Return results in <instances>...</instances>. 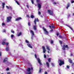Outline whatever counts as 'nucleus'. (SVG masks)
Returning <instances> with one entry per match:
<instances>
[{"instance_id": "nucleus-24", "label": "nucleus", "mask_w": 74, "mask_h": 74, "mask_svg": "<svg viewBox=\"0 0 74 74\" xmlns=\"http://www.w3.org/2000/svg\"><path fill=\"white\" fill-rule=\"evenodd\" d=\"M51 58H49L47 60L49 62H51Z\"/></svg>"}, {"instance_id": "nucleus-30", "label": "nucleus", "mask_w": 74, "mask_h": 74, "mask_svg": "<svg viewBox=\"0 0 74 74\" xmlns=\"http://www.w3.org/2000/svg\"><path fill=\"white\" fill-rule=\"evenodd\" d=\"M5 42H3L2 43V45H4L5 44Z\"/></svg>"}, {"instance_id": "nucleus-40", "label": "nucleus", "mask_w": 74, "mask_h": 74, "mask_svg": "<svg viewBox=\"0 0 74 74\" xmlns=\"http://www.w3.org/2000/svg\"><path fill=\"white\" fill-rule=\"evenodd\" d=\"M66 67L67 69H69L70 68V66H69V65H68L66 66Z\"/></svg>"}, {"instance_id": "nucleus-23", "label": "nucleus", "mask_w": 74, "mask_h": 74, "mask_svg": "<svg viewBox=\"0 0 74 74\" xmlns=\"http://www.w3.org/2000/svg\"><path fill=\"white\" fill-rule=\"evenodd\" d=\"M15 2L17 3V4H18V5H20L19 3V2H18V1H17L16 0Z\"/></svg>"}, {"instance_id": "nucleus-2", "label": "nucleus", "mask_w": 74, "mask_h": 74, "mask_svg": "<svg viewBox=\"0 0 74 74\" xmlns=\"http://www.w3.org/2000/svg\"><path fill=\"white\" fill-rule=\"evenodd\" d=\"M58 62H60L59 64V66H62L63 64H64V61H63L59 59V60Z\"/></svg>"}, {"instance_id": "nucleus-27", "label": "nucleus", "mask_w": 74, "mask_h": 74, "mask_svg": "<svg viewBox=\"0 0 74 74\" xmlns=\"http://www.w3.org/2000/svg\"><path fill=\"white\" fill-rule=\"evenodd\" d=\"M42 70L41 68H40L39 70V73H41V70Z\"/></svg>"}, {"instance_id": "nucleus-19", "label": "nucleus", "mask_w": 74, "mask_h": 74, "mask_svg": "<svg viewBox=\"0 0 74 74\" xmlns=\"http://www.w3.org/2000/svg\"><path fill=\"white\" fill-rule=\"evenodd\" d=\"M2 8L4 9V5H5V3H2Z\"/></svg>"}, {"instance_id": "nucleus-15", "label": "nucleus", "mask_w": 74, "mask_h": 74, "mask_svg": "<svg viewBox=\"0 0 74 74\" xmlns=\"http://www.w3.org/2000/svg\"><path fill=\"white\" fill-rule=\"evenodd\" d=\"M27 45H28V46L30 48H31L32 49L33 48V47L32 46H31V45H30V44H28Z\"/></svg>"}, {"instance_id": "nucleus-18", "label": "nucleus", "mask_w": 74, "mask_h": 74, "mask_svg": "<svg viewBox=\"0 0 74 74\" xmlns=\"http://www.w3.org/2000/svg\"><path fill=\"white\" fill-rule=\"evenodd\" d=\"M46 49L48 50V51H50V49H49V46H47L46 47Z\"/></svg>"}, {"instance_id": "nucleus-50", "label": "nucleus", "mask_w": 74, "mask_h": 74, "mask_svg": "<svg viewBox=\"0 0 74 74\" xmlns=\"http://www.w3.org/2000/svg\"><path fill=\"white\" fill-rule=\"evenodd\" d=\"M52 66H55V65H54V64L53 63H52Z\"/></svg>"}, {"instance_id": "nucleus-22", "label": "nucleus", "mask_w": 74, "mask_h": 74, "mask_svg": "<svg viewBox=\"0 0 74 74\" xmlns=\"http://www.w3.org/2000/svg\"><path fill=\"white\" fill-rule=\"evenodd\" d=\"M51 26L53 29H55V26H54L53 24H52V25H51Z\"/></svg>"}, {"instance_id": "nucleus-49", "label": "nucleus", "mask_w": 74, "mask_h": 74, "mask_svg": "<svg viewBox=\"0 0 74 74\" xmlns=\"http://www.w3.org/2000/svg\"><path fill=\"white\" fill-rule=\"evenodd\" d=\"M35 58H37V55L36 54L34 55Z\"/></svg>"}, {"instance_id": "nucleus-8", "label": "nucleus", "mask_w": 74, "mask_h": 74, "mask_svg": "<svg viewBox=\"0 0 74 74\" xmlns=\"http://www.w3.org/2000/svg\"><path fill=\"white\" fill-rule=\"evenodd\" d=\"M37 59L39 64H40V65H42V64H41V60H40V59L39 58H38Z\"/></svg>"}, {"instance_id": "nucleus-45", "label": "nucleus", "mask_w": 74, "mask_h": 74, "mask_svg": "<svg viewBox=\"0 0 74 74\" xmlns=\"http://www.w3.org/2000/svg\"><path fill=\"white\" fill-rule=\"evenodd\" d=\"M56 35L57 36H59V33H58V32H57Z\"/></svg>"}, {"instance_id": "nucleus-43", "label": "nucleus", "mask_w": 74, "mask_h": 74, "mask_svg": "<svg viewBox=\"0 0 74 74\" xmlns=\"http://www.w3.org/2000/svg\"><path fill=\"white\" fill-rule=\"evenodd\" d=\"M49 27L50 28V29H52V27H51V25H49Z\"/></svg>"}, {"instance_id": "nucleus-21", "label": "nucleus", "mask_w": 74, "mask_h": 74, "mask_svg": "<svg viewBox=\"0 0 74 74\" xmlns=\"http://www.w3.org/2000/svg\"><path fill=\"white\" fill-rule=\"evenodd\" d=\"M7 58H5L3 62H7Z\"/></svg>"}, {"instance_id": "nucleus-44", "label": "nucleus", "mask_w": 74, "mask_h": 74, "mask_svg": "<svg viewBox=\"0 0 74 74\" xmlns=\"http://www.w3.org/2000/svg\"><path fill=\"white\" fill-rule=\"evenodd\" d=\"M5 44L6 45H8V42L5 43Z\"/></svg>"}, {"instance_id": "nucleus-41", "label": "nucleus", "mask_w": 74, "mask_h": 74, "mask_svg": "<svg viewBox=\"0 0 74 74\" xmlns=\"http://www.w3.org/2000/svg\"><path fill=\"white\" fill-rule=\"evenodd\" d=\"M40 1V0H36V3H38Z\"/></svg>"}, {"instance_id": "nucleus-16", "label": "nucleus", "mask_w": 74, "mask_h": 74, "mask_svg": "<svg viewBox=\"0 0 74 74\" xmlns=\"http://www.w3.org/2000/svg\"><path fill=\"white\" fill-rule=\"evenodd\" d=\"M38 7L39 9H40L41 8V5L40 4V3L38 4Z\"/></svg>"}, {"instance_id": "nucleus-17", "label": "nucleus", "mask_w": 74, "mask_h": 74, "mask_svg": "<svg viewBox=\"0 0 74 74\" xmlns=\"http://www.w3.org/2000/svg\"><path fill=\"white\" fill-rule=\"evenodd\" d=\"M69 62L70 63H73V61L69 59Z\"/></svg>"}, {"instance_id": "nucleus-37", "label": "nucleus", "mask_w": 74, "mask_h": 74, "mask_svg": "<svg viewBox=\"0 0 74 74\" xmlns=\"http://www.w3.org/2000/svg\"><path fill=\"white\" fill-rule=\"evenodd\" d=\"M11 38H13V37H14V35L13 34L11 35Z\"/></svg>"}, {"instance_id": "nucleus-58", "label": "nucleus", "mask_w": 74, "mask_h": 74, "mask_svg": "<svg viewBox=\"0 0 74 74\" xmlns=\"http://www.w3.org/2000/svg\"><path fill=\"white\" fill-rule=\"evenodd\" d=\"M1 56V52H0V56Z\"/></svg>"}, {"instance_id": "nucleus-10", "label": "nucleus", "mask_w": 74, "mask_h": 74, "mask_svg": "<svg viewBox=\"0 0 74 74\" xmlns=\"http://www.w3.org/2000/svg\"><path fill=\"white\" fill-rule=\"evenodd\" d=\"M22 19V18L21 17H18L15 19V21H19V20H21Z\"/></svg>"}, {"instance_id": "nucleus-42", "label": "nucleus", "mask_w": 74, "mask_h": 74, "mask_svg": "<svg viewBox=\"0 0 74 74\" xmlns=\"http://www.w3.org/2000/svg\"><path fill=\"white\" fill-rule=\"evenodd\" d=\"M74 3V1L73 0H72V1H71V3Z\"/></svg>"}, {"instance_id": "nucleus-35", "label": "nucleus", "mask_w": 74, "mask_h": 74, "mask_svg": "<svg viewBox=\"0 0 74 74\" xmlns=\"http://www.w3.org/2000/svg\"><path fill=\"white\" fill-rule=\"evenodd\" d=\"M3 33L6 32V30L5 29H3Z\"/></svg>"}, {"instance_id": "nucleus-34", "label": "nucleus", "mask_w": 74, "mask_h": 74, "mask_svg": "<svg viewBox=\"0 0 74 74\" xmlns=\"http://www.w3.org/2000/svg\"><path fill=\"white\" fill-rule=\"evenodd\" d=\"M9 48H8V47H7L6 48V51H9Z\"/></svg>"}, {"instance_id": "nucleus-13", "label": "nucleus", "mask_w": 74, "mask_h": 74, "mask_svg": "<svg viewBox=\"0 0 74 74\" xmlns=\"http://www.w3.org/2000/svg\"><path fill=\"white\" fill-rule=\"evenodd\" d=\"M66 26L67 27H69V28H70V29H71V30H73V28H72L69 25H66Z\"/></svg>"}, {"instance_id": "nucleus-59", "label": "nucleus", "mask_w": 74, "mask_h": 74, "mask_svg": "<svg viewBox=\"0 0 74 74\" xmlns=\"http://www.w3.org/2000/svg\"><path fill=\"white\" fill-rule=\"evenodd\" d=\"M6 70H7V71L9 70V69L8 68H7L6 69Z\"/></svg>"}, {"instance_id": "nucleus-33", "label": "nucleus", "mask_w": 74, "mask_h": 74, "mask_svg": "<svg viewBox=\"0 0 74 74\" xmlns=\"http://www.w3.org/2000/svg\"><path fill=\"white\" fill-rule=\"evenodd\" d=\"M51 44H53V41L52 40H51V42H50Z\"/></svg>"}, {"instance_id": "nucleus-52", "label": "nucleus", "mask_w": 74, "mask_h": 74, "mask_svg": "<svg viewBox=\"0 0 74 74\" xmlns=\"http://www.w3.org/2000/svg\"><path fill=\"white\" fill-rule=\"evenodd\" d=\"M26 7H27V8H29V5H26Z\"/></svg>"}, {"instance_id": "nucleus-25", "label": "nucleus", "mask_w": 74, "mask_h": 74, "mask_svg": "<svg viewBox=\"0 0 74 74\" xmlns=\"http://www.w3.org/2000/svg\"><path fill=\"white\" fill-rule=\"evenodd\" d=\"M30 17L31 18H32V19H33V18H34V16L33 15H31Z\"/></svg>"}, {"instance_id": "nucleus-55", "label": "nucleus", "mask_w": 74, "mask_h": 74, "mask_svg": "<svg viewBox=\"0 0 74 74\" xmlns=\"http://www.w3.org/2000/svg\"><path fill=\"white\" fill-rule=\"evenodd\" d=\"M51 32H52L53 31V29H51V30H50Z\"/></svg>"}, {"instance_id": "nucleus-60", "label": "nucleus", "mask_w": 74, "mask_h": 74, "mask_svg": "<svg viewBox=\"0 0 74 74\" xmlns=\"http://www.w3.org/2000/svg\"><path fill=\"white\" fill-rule=\"evenodd\" d=\"M27 16L28 17H29V15H27Z\"/></svg>"}, {"instance_id": "nucleus-20", "label": "nucleus", "mask_w": 74, "mask_h": 74, "mask_svg": "<svg viewBox=\"0 0 74 74\" xmlns=\"http://www.w3.org/2000/svg\"><path fill=\"white\" fill-rule=\"evenodd\" d=\"M46 64L47 65V66L48 67H49V63H48V62H46Z\"/></svg>"}, {"instance_id": "nucleus-29", "label": "nucleus", "mask_w": 74, "mask_h": 74, "mask_svg": "<svg viewBox=\"0 0 74 74\" xmlns=\"http://www.w3.org/2000/svg\"><path fill=\"white\" fill-rule=\"evenodd\" d=\"M11 32L12 33H13V34L15 33V32H14V31H13L12 29L11 30Z\"/></svg>"}, {"instance_id": "nucleus-28", "label": "nucleus", "mask_w": 74, "mask_h": 74, "mask_svg": "<svg viewBox=\"0 0 74 74\" xmlns=\"http://www.w3.org/2000/svg\"><path fill=\"white\" fill-rule=\"evenodd\" d=\"M59 37L60 38H64V37L62 36H59Z\"/></svg>"}, {"instance_id": "nucleus-26", "label": "nucleus", "mask_w": 74, "mask_h": 74, "mask_svg": "<svg viewBox=\"0 0 74 74\" xmlns=\"http://www.w3.org/2000/svg\"><path fill=\"white\" fill-rule=\"evenodd\" d=\"M22 34V33H21V32H20L18 34V36H20Z\"/></svg>"}, {"instance_id": "nucleus-11", "label": "nucleus", "mask_w": 74, "mask_h": 74, "mask_svg": "<svg viewBox=\"0 0 74 74\" xmlns=\"http://www.w3.org/2000/svg\"><path fill=\"white\" fill-rule=\"evenodd\" d=\"M42 48L43 50V53H45V52H46V49H45V47H42Z\"/></svg>"}, {"instance_id": "nucleus-31", "label": "nucleus", "mask_w": 74, "mask_h": 74, "mask_svg": "<svg viewBox=\"0 0 74 74\" xmlns=\"http://www.w3.org/2000/svg\"><path fill=\"white\" fill-rule=\"evenodd\" d=\"M34 0H31V3L32 4H34V1H33Z\"/></svg>"}, {"instance_id": "nucleus-9", "label": "nucleus", "mask_w": 74, "mask_h": 74, "mask_svg": "<svg viewBox=\"0 0 74 74\" xmlns=\"http://www.w3.org/2000/svg\"><path fill=\"white\" fill-rule=\"evenodd\" d=\"M43 29L44 31L45 32V33H46V34H48V33H49L47 31V30L46 29L44 28H43Z\"/></svg>"}, {"instance_id": "nucleus-53", "label": "nucleus", "mask_w": 74, "mask_h": 74, "mask_svg": "<svg viewBox=\"0 0 74 74\" xmlns=\"http://www.w3.org/2000/svg\"><path fill=\"white\" fill-rule=\"evenodd\" d=\"M71 56H73V54L72 53H71Z\"/></svg>"}, {"instance_id": "nucleus-39", "label": "nucleus", "mask_w": 74, "mask_h": 74, "mask_svg": "<svg viewBox=\"0 0 74 74\" xmlns=\"http://www.w3.org/2000/svg\"><path fill=\"white\" fill-rule=\"evenodd\" d=\"M28 25H29V26H31V25H30V22H28Z\"/></svg>"}, {"instance_id": "nucleus-63", "label": "nucleus", "mask_w": 74, "mask_h": 74, "mask_svg": "<svg viewBox=\"0 0 74 74\" xmlns=\"http://www.w3.org/2000/svg\"><path fill=\"white\" fill-rule=\"evenodd\" d=\"M53 1H54V0H51V1H52V2H53Z\"/></svg>"}, {"instance_id": "nucleus-64", "label": "nucleus", "mask_w": 74, "mask_h": 74, "mask_svg": "<svg viewBox=\"0 0 74 74\" xmlns=\"http://www.w3.org/2000/svg\"><path fill=\"white\" fill-rule=\"evenodd\" d=\"M73 16H74V13L73 14Z\"/></svg>"}, {"instance_id": "nucleus-62", "label": "nucleus", "mask_w": 74, "mask_h": 74, "mask_svg": "<svg viewBox=\"0 0 74 74\" xmlns=\"http://www.w3.org/2000/svg\"><path fill=\"white\" fill-rule=\"evenodd\" d=\"M31 69L32 70H33V68L32 67H31Z\"/></svg>"}, {"instance_id": "nucleus-56", "label": "nucleus", "mask_w": 74, "mask_h": 74, "mask_svg": "<svg viewBox=\"0 0 74 74\" xmlns=\"http://www.w3.org/2000/svg\"><path fill=\"white\" fill-rule=\"evenodd\" d=\"M10 8L11 10H12V8L11 7H10Z\"/></svg>"}, {"instance_id": "nucleus-38", "label": "nucleus", "mask_w": 74, "mask_h": 74, "mask_svg": "<svg viewBox=\"0 0 74 74\" xmlns=\"http://www.w3.org/2000/svg\"><path fill=\"white\" fill-rule=\"evenodd\" d=\"M44 58H47V56L45 54H44Z\"/></svg>"}, {"instance_id": "nucleus-5", "label": "nucleus", "mask_w": 74, "mask_h": 74, "mask_svg": "<svg viewBox=\"0 0 74 74\" xmlns=\"http://www.w3.org/2000/svg\"><path fill=\"white\" fill-rule=\"evenodd\" d=\"M12 17L11 16H9L7 18V21L8 22H9L11 20Z\"/></svg>"}, {"instance_id": "nucleus-4", "label": "nucleus", "mask_w": 74, "mask_h": 74, "mask_svg": "<svg viewBox=\"0 0 74 74\" xmlns=\"http://www.w3.org/2000/svg\"><path fill=\"white\" fill-rule=\"evenodd\" d=\"M47 12H48V13L50 15H53V11H51V10H48Z\"/></svg>"}, {"instance_id": "nucleus-61", "label": "nucleus", "mask_w": 74, "mask_h": 74, "mask_svg": "<svg viewBox=\"0 0 74 74\" xmlns=\"http://www.w3.org/2000/svg\"><path fill=\"white\" fill-rule=\"evenodd\" d=\"M7 74H10V72H8Z\"/></svg>"}, {"instance_id": "nucleus-14", "label": "nucleus", "mask_w": 74, "mask_h": 74, "mask_svg": "<svg viewBox=\"0 0 74 74\" xmlns=\"http://www.w3.org/2000/svg\"><path fill=\"white\" fill-rule=\"evenodd\" d=\"M33 28L34 30H37V25H34L33 26Z\"/></svg>"}, {"instance_id": "nucleus-1", "label": "nucleus", "mask_w": 74, "mask_h": 74, "mask_svg": "<svg viewBox=\"0 0 74 74\" xmlns=\"http://www.w3.org/2000/svg\"><path fill=\"white\" fill-rule=\"evenodd\" d=\"M62 49L63 51H65L66 48H67V49H69L70 48L69 47V46L67 45H65L64 44L62 46Z\"/></svg>"}, {"instance_id": "nucleus-6", "label": "nucleus", "mask_w": 74, "mask_h": 74, "mask_svg": "<svg viewBox=\"0 0 74 74\" xmlns=\"http://www.w3.org/2000/svg\"><path fill=\"white\" fill-rule=\"evenodd\" d=\"M31 33H32V36L31 39L33 40V37H34V32L32 30H31L30 32Z\"/></svg>"}, {"instance_id": "nucleus-7", "label": "nucleus", "mask_w": 74, "mask_h": 74, "mask_svg": "<svg viewBox=\"0 0 74 74\" xmlns=\"http://www.w3.org/2000/svg\"><path fill=\"white\" fill-rule=\"evenodd\" d=\"M36 22H39V21L38 20V18H35V19H34V22L35 23V25H36Z\"/></svg>"}, {"instance_id": "nucleus-47", "label": "nucleus", "mask_w": 74, "mask_h": 74, "mask_svg": "<svg viewBox=\"0 0 74 74\" xmlns=\"http://www.w3.org/2000/svg\"><path fill=\"white\" fill-rule=\"evenodd\" d=\"M2 25H3V26H4V25H5V23H2Z\"/></svg>"}, {"instance_id": "nucleus-3", "label": "nucleus", "mask_w": 74, "mask_h": 74, "mask_svg": "<svg viewBox=\"0 0 74 74\" xmlns=\"http://www.w3.org/2000/svg\"><path fill=\"white\" fill-rule=\"evenodd\" d=\"M31 70V69H30V68H28L27 69V71L28 72H29L28 73H27V74H31L32 73L31 72H30V70Z\"/></svg>"}, {"instance_id": "nucleus-46", "label": "nucleus", "mask_w": 74, "mask_h": 74, "mask_svg": "<svg viewBox=\"0 0 74 74\" xmlns=\"http://www.w3.org/2000/svg\"><path fill=\"white\" fill-rule=\"evenodd\" d=\"M6 7L8 9H9V6H6Z\"/></svg>"}, {"instance_id": "nucleus-12", "label": "nucleus", "mask_w": 74, "mask_h": 74, "mask_svg": "<svg viewBox=\"0 0 74 74\" xmlns=\"http://www.w3.org/2000/svg\"><path fill=\"white\" fill-rule=\"evenodd\" d=\"M70 4L69 3H68L67 4V5L66 7V8L67 9H68V8L70 7Z\"/></svg>"}, {"instance_id": "nucleus-54", "label": "nucleus", "mask_w": 74, "mask_h": 74, "mask_svg": "<svg viewBox=\"0 0 74 74\" xmlns=\"http://www.w3.org/2000/svg\"><path fill=\"white\" fill-rule=\"evenodd\" d=\"M45 74H48V73H47V72H46V71H45Z\"/></svg>"}, {"instance_id": "nucleus-51", "label": "nucleus", "mask_w": 74, "mask_h": 74, "mask_svg": "<svg viewBox=\"0 0 74 74\" xmlns=\"http://www.w3.org/2000/svg\"><path fill=\"white\" fill-rule=\"evenodd\" d=\"M53 4H55L56 5V2H53Z\"/></svg>"}, {"instance_id": "nucleus-32", "label": "nucleus", "mask_w": 74, "mask_h": 74, "mask_svg": "<svg viewBox=\"0 0 74 74\" xmlns=\"http://www.w3.org/2000/svg\"><path fill=\"white\" fill-rule=\"evenodd\" d=\"M59 42L60 44H62V42L61 40H59Z\"/></svg>"}, {"instance_id": "nucleus-36", "label": "nucleus", "mask_w": 74, "mask_h": 74, "mask_svg": "<svg viewBox=\"0 0 74 74\" xmlns=\"http://www.w3.org/2000/svg\"><path fill=\"white\" fill-rule=\"evenodd\" d=\"M25 41L26 43H29V41H28L27 40H26Z\"/></svg>"}, {"instance_id": "nucleus-57", "label": "nucleus", "mask_w": 74, "mask_h": 74, "mask_svg": "<svg viewBox=\"0 0 74 74\" xmlns=\"http://www.w3.org/2000/svg\"><path fill=\"white\" fill-rule=\"evenodd\" d=\"M72 66H74V63H72Z\"/></svg>"}, {"instance_id": "nucleus-48", "label": "nucleus", "mask_w": 74, "mask_h": 74, "mask_svg": "<svg viewBox=\"0 0 74 74\" xmlns=\"http://www.w3.org/2000/svg\"><path fill=\"white\" fill-rule=\"evenodd\" d=\"M38 14H39V15H40V14H41V12H38Z\"/></svg>"}]
</instances>
